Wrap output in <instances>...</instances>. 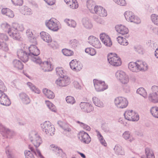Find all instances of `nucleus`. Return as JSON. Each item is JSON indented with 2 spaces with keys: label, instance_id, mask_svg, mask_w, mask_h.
Segmentation results:
<instances>
[{
  "label": "nucleus",
  "instance_id": "1",
  "mask_svg": "<svg viewBox=\"0 0 158 158\" xmlns=\"http://www.w3.org/2000/svg\"><path fill=\"white\" fill-rule=\"evenodd\" d=\"M28 53L31 60L35 63H39L40 62V59L37 56L40 54V51L33 45H31L28 48Z\"/></svg>",
  "mask_w": 158,
  "mask_h": 158
},
{
  "label": "nucleus",
  "instance_id": "2",
  "mask_svg": "<svg viewBox=\"0 0 158 158\" xmlns=\"http://www.w3.org/2000/svg\"><path fill=\"white\" fill-rule=\"evenodd\" d=\"M41 127L43 132L49 136H52L54 134L55 128L49 121H45L41 124Z\"/></svg>",
  "mask_w": 158,
  "mask_h": 158
},
{
  "label": "nucleus",
  "instance_id": "3",
  "mask_svg": "<svg viewBox=\"0 0 158 158\" xmlns=\"http://www.w3.org/2000/svg\"><path fill=\"white\" fill-rule=\"evenodd\" d=\"M12 29L14 31L13 33V38L16 40H19L21 37L19 31H22L24 29L23 26L22 24L16 23H13L12 24Z\"/></svg>",
  "mask_w": 158,
  "mask_h": 158
},
{
  "label": "nucleus",
  "instance_id": "4",
  "mask_svg": "<svg viewBox=\"0 0 158 158\" xmlns=\"http://www.w3.org/2000/svg\"><path fill=\"white\" fill-rule=\"evenodd\" d=\"M107 58L109 63L113 66H118L122 64L120 59L115 54L109 53L107 56Z\"/></svg>",
  "mask_w": 158,
  "mask_h": 158
},
{
  "label": "nucleus",
  "instance_id": "5",
  "mask_svg": "<svg viewBox=\"0 0 158 158\" xmlns=\"http://www.w3.org/2000/svg\"><path fill=\"white\" fill-rule=\"evenodd\" d=\"M29 147L30 150H26L24 152L26 158H35L34 154L39 158H44L38 149L36 148V151H35L32 147L29 146Z\"/></svg>",
  "mask_w": 158,
  "mask_h": 158
},
{
  "label": "nucleus",
  "instance_id": "6",
  "mask_svg": "<svg viewBox=\"0 0 158 158\" xmlns=\"http://www.w3.org/2000/svg\"><path fill=\"white\" fill-rule=\"evenodd\" d=\"M115 105L119 109L126 108L128 104V101L127 99L123 97H118L116 98L114 100Z\"/></svg>",
  "mask_w": 158,
  "mask_h": 158
},
{
  "label": "nucleus",
  "instance_id": "7",
  "mask_svg": "<svg viewBox=\"0 0 158 158\" xmlns=\"http://www.w3.org/2000/svg\"><path fill=\"white\" fill-rule=\"evenodd\" d=\"M0 131L3 136L6 138H11L15 135L13 131L6 127L1 123H0Z\"/></svg>",
  "mask_w": 158,
  "mask_h": 158
},
{
  "label": "nucleus",
  "instance_id": "8",
  "mask_svg": "<svg viewBox=\"0 0 158 158\" xmlns=\"http://www.w3.org/2000/svg\"><path fill=\"white\" fill-rule=\"evenodd\" d=\"M124 115L125 118L129 121H137L139 119V116L137 113L132 110H128L126 111Z\"/></svg>",
  "mask_w": 158,
  "mask_h": 158
},
{
  "label": "nucleus",
  "instance_id": "9",
  "mask_svg": "<svg viewBox=\"0 0 158 158\" xmlns=\"http://www.w3.org/2000/svg\"><path fill=\"white\" fill-rule=\"evenodd\" d=\"M124 15L127 20L131 22H133L136 24L139 23L140 19L137 17H135L134 13L131 11H127L124 13Z\"/></svg>",
  "mask_w": 158,
  "mask_h": 158
},
{
  "label": "nucleus",
  "instance_id": "10",
  "mask_svg": "<svg viewBox=\"0 0 158 158\" xmlns=\"http://www.w3.org/2000/svg\"><path fill=\"white\" fill-rule=\"evenodd\" d=\"M93 82L95 89L98 92L103 91L108 88V85L104 81L94 79L93 80Z\"/></svg>",
  "mask_w": 158,
  "mask_h": 158
},
{
  "label": "nucleus",
  "instance_id": "11",
  "mask_svg": "<svg viewBox=\"0 0 158 158\" xmlns=\"http://www.w3.org/2000/svg\"><path fill=\"white\" fill-rule=\"evenodd\" d=\"M58 21L54 18H52L46 23V25L48 28L54 31H57L59 29Z\"/></svg>",
  "mask_w": 158,
  "mask_h": 158
},
{
  "label": "nucleus",
  "instance_id": "12",
  "mask_svg": "<svg viewBox=\"0 0 158 158\" xmlns=\"http://www.w3.org/2000/svg\"><path fill=\"white\" fill-rule=\"evenodd\" d=\"M91 13L96 14L101 17H106L107 15L106 10L100 6L96 5L94 6V9L91 10Z\"/></svg>",
  "mask_w": 158,
  "mask_h": 158
},
{
  "label": "nucleus",
  "instance_id": "13",
  "mask_svg": "<svg viewBox=\"0 0 158 158\" xmlns=\"http://www.w3.org/2000/svg\"><path fill=\"white\" fill-rule=\"evenodd\" d=\"M117 78L123 84H127L129 81V78L126 73L122 71H118L116 73Z\"/></svg>",
  "mask_w": 158,
  "mask_h": 158
},
{
  "label": "nucleus",
  "instance_id": "14",
  "mask_svg": "<svg viewBox=\"0 0 158 158\" xmlns=\"http://www.w3.org/2000/svg\"><path fill=\"white\" fill-rule=\"evenodd\" d=\"M30 140L36 148H38L42 143V139L40 136L35 132L32 133Z\"/></svg>",
  "mask_w": 158,
  "mask_h": 158
},
{
  "label": "nucleus",
  "instance_id": "15",
  "mask_svg": "<svg viewBox=\"0 0 158 158\" xmlns=\"http://www.w3.org/2000/svg\"><path fill=\"white\" fill-rule=\"evenodd\" d=\"M17 54L18 57L24 63L27 61L29 59L31 58L28 52H27L22 49H18Z\"/></svg>",
  "mask_w": 158,
  "mask_h": 158
},
{
  "label": "nucleus",
  "instance_id": "16",
  "mask_svg": "<svg viewBox=\"0 0 158 158\" xmlns=\"http://www.w3.org/2000/svg\"><path fill=\"white\" fill-rule=\"evenodd\" d=\"M58 78L56 81V84L60 87H65L70 84V79L67 76L61 77Z\"/></svg>",
  "mask_w": 158,
  "mask_h": 158
},
{
  "label": "nucleus",
  "instance_id": "17",
  "mask_svg": "<svg viewBox=\"0 0 158 158\" xmlns=\"http://www.w3.org/2000/svg\"><path fill=\"white\" fill-rule=\"evenodd\" d=\"M79 105L81 110L85 112L90 113L94 110L92 105L89 102H81Z\"/></svg>",
  "mask_w": 158,
  "mask_h": 158
},
{
  "label": "nucleus",
  "instance_id": "18",
  "mask_svg": "<svg viewBox=\"0 0 158 158\" xmlns=\"http://www.w3.org/2000/svg\"><path fill=\"white\" fill-rule=\"evenodd\" d=\"M78 138L85 143L88 144L91 141V138L89 135L84 131H80L78 135Z\"/></svg>",
  "mask_w": 158,
  "mask_h": 158
},
{
  "label": "nucleus",
  "instance_id": "19",
  "mask_svg": "<svg viewBox=\"0 0 158 158\" xmlns=\"http://www.w3.org/2000/svg\"><path fill=\"white\" fill-rule=\"evenodd\" d=\"M88 42L93 47L97 48L102 47L101 43L99 39L93 36H89L88 39Z\"/></svg>",
  "mask_w": 158,
  "mask_h": 158
},
{
  "label": "nucleus",
  "instance_id": "20",
  "mask_svg": "<svg viewBox=\"0 0 158 158\" xmlns=\"http://www.w3.org/2000/svg\"><path fill=\"white\" fill-rule=\"evenodd\" d=\"M0 103L4 106H9L11 104L10 99L4 92L0 91Z\"/></svg>",
  "mask_w": 158,
  "mask_h": 158
},
{
  "label": "nucleus",
  "instance_id": "21",
  "mask_svg": "<svg viewBox=\"0 0 158 158\" xmlns=\"http://www.w3.org/2000/svg\"><path fill=\"white\" fill-rule=\"evenodd\" d=\"M100 38L104 44L107 47H110L112 45V42L110 38L105 33L101 34Z\"/></svg>",
  "mask_w": 158,
  "mask_h": 158
},
{
  "label": "nucleus",
  "instance_id": "22",
  "mask_svg": "<svg viewBox=\"0 0 158 158\" xmlns=\"http://www.w3.org/2000/svg\"><path fill=\"white\" fill-rule=\"evenodd\" d=\"M115 29L118 32L122 35H126L125 36V38H127L129 37V35H127L129 32V30L125 26L122 25H117L115 27Z\"/></svg>",
  "mask_w": 158,
  "mask_h": 158
},
{
  "label": "nucleus",
  "instance_id": "23",
  "mask_svg": "<svg viewBox=\"0 0 158 158\" xmlns=\"http://www.w3.org/2000/svg\"><path fill=\"white\" fill-rule=\"evenodd\" d=\"M36 63L40 65L41 69L44 72H49L52 71L53 69L50 63H49L48 61L42 62L40 60V63Z\"/></svg>",
  "mask_w": 158,
  "mask_h": 158
},
{
  "label": "nucleus",
  "instance_id": "24",
  "mask_svg": "<svg viewBox=\"0 0 158 158\" xmlns=\"http://www.w3.org/2000/svg\"><path fill=\"white\" fill-rule=\"evenodd\" d=\"M57 123L59 126L64 130L63 132L64 134H67L71 132V129L70 128V126L67 123L60 121L58 122Z\"/></svg>",
  "mask_w": 158,
  "mask_h": 158
},
{
  "label": "nucleus",
  "instance_id": "25",
  "mask_svg": "<svg viewBox=\"0 0 158 158\" xmlns=\"http://www.w3.org/2000/svg\"><path fill=\"white\" fill-rule=\"evenodd\" d=\"M1 27L2 29L5 31L7 32L9 36L13 38V30L12 27L11 26L6 23H4L1 24Z\"/></svg>",
  "mask_w": 158,
  "mask_h": 158
},
{
  "label": "nucleus",
  "instance_id": "26",
  "mask_svg": "<svg viewBox=\"0 0 158 158\" xmlns=\"http://www.w3.org/2000/svg\"><path fill=\"white\" fill-rule=\"evenodd\" d=\"M20 98L22 102L24 104H27L31 102V100L28 96L26 93L22 92L19 94Z\"/></svg>",
  "mask_w": 158,
  "mask_h": 158
},
{
  "label": "nucleus",
  "instance_id": "27",
  "mask_svg": "<svg viewBox=\"0 0 158 158\" xmlns=\"http://www.w3.org/2000/svg\"><path fill=\"white\" fill-rule=\"evenodd\" d=\"M41 37L44 41L47 42H51L52 39L50 35L47 33L42 31L40 33Z\"/></svg>",
  "mask_w": 158,
  "mask_h": 158
},
{
  "label": "nucleus",
  "instance_id": "28",
  "mask_svg": "<svg viewBox=\"0 0 158 158\" xmlns=\"http://www.w3.org/2000/svg\"><path fill=\"white\" fill-rule=\"evenodd\" d=\"M138 63L136 62H131L128 64L129 69L131 71L134 72H139Z\"/></svg>",
  "mask_w": 158,
  "mask_h": 158
},
{
  "label": "nucleus",
  "instance_id": "29",
  "mask_svg": "<svg viewBox=\"0 0 158 158\" xmlns=\"http://www.w3.org/2000/svg\"><path fill=\"white\" fill-rule=\"evenodd\" d=\"M43 92L46 97L49 99H52L55 97V94L53 92L50 90L46 88L43 89Z\"/></svg>",
  "mask_w": 158,
  "mask_h": 158
},
{
  "label": "nucleus",
  "instance_id": "30",
  "mask_svg": "<svg viewBox=\"0 0 158 158\" xmlns=\"http://www.w3.org/2000/svg\"><path fill=\"white\" fill-rule=\"evenodd\" d=\"M123 137L126 140L132 142L135 140L134 138L132 136L129 131H125L123 134Z\"/></svg>",
  "mask_w": 158,
  "mask_h": 158
},
{
  "label": "nucleus",
  "instance_id": "31",
  "mask_svg": "<svg viewBox=\"0 0 158 158\" xmlns=\"http://www.w3.org/2000/svg\"><path fill=\"white\" fill-rule=\"evenodd\" d=\"M12 64L14 67L19 69L21 70L23 68V65L22 62L20 60L17 59L13 60Z\"/></svg>",
  "mask_w": 158,
  "mask_h": 158
},
{
  "label": "nucleus",
  "instance_id": "32",
  "mask_svg": "<svg viewBox=\"0 0 158 158\" xmlns=\"http://www.w3.org/2000/svg\"><path fill=\"white\" fill-rule=\"evenodd\" d=\"M114 150L115 153L118 155H124L123 149L122 147L119 145H116Z\"/></svg>",
  "mask_w": 158,
  "mask_h": 158
},
{
  "label": "nucleus",
  "instance_id": "33",
  "mask_svg": "<svg viewBox=\"0 0 158 158\" xmlns=\"http://www.w3.org/2000/svg\"><path fill=\"white\" fill-rule=\"evenodd\" d=\"M82 24L86 29H90L93 27V25L91 22L87 18H84L82 20Z\"/></svg>",
  "mask_w": 158,
  "mask_h": 158
},
{
  "label": "nucleus",
  "instance_id": "34",
  "mask_svg": "<svg viewBox=\"0 0 158 158\" xmlns=\"http://www.w3.org/2000/svg\"><path fill=\"white\" fill-rule=\"evenodd\" d=\"M93 101L95 105L99 107H103L104 106L103 102L99 99L96 97L92 98Z\"/></svg>",
  "mask_w": 158,
  "mask_h": 158
},
{
  "label": "nucleus",
  "instance_id": "35",
  "mask_svg": "<svg viewBox=\"0 0 158 158\" xmlns=\"http://www.w3.org/2000/svg\"><path fill=\"white\" fill-rule=\"evenodd\" d=\"M148 98L151 102L154 103L158 102V95L152 92L149 94Z\"/></svg>",
  "mask_w": 158,
  "mask_h": 158
},
{
  "label": "nucleus",
  "instance_id": "36",
  "mask_svg": "<svg viewBox=\"0 0 158 158\" xmlns=\"http://www.w3.org/2000/svg\"><path fill=\"white\" fill-rule=\"evenodd\" d=\"M95 132L97 133V135L101 143L104 146H106L107 143L101 134L97 130H95Z\"/></svg>",
  "mask_w": 158,
  "mask_h": 158
},
{
  "label": "nucleus",
  "instance_id": "37",
  "mask_svg": "<svg viewBox=\"0 0 158 158\" xmlns=\"http://www.w3.org/2000/svg\"><path fill=\"white\" fill-rule=\"evenodd\" d=\"M136 92L145 98H147L148 97V94L146 91L143 87H140L137 90Z\"/></svg>",
  "mask_w": 158,
  "mask_h": 158
},
{
  "label": "nucleus",
  "instance_id": "38",
  "mask_svg": "<svg viewBox=\"0 0 158 158\" xmlns=\"http://www.w3.org/2000/svg\"><path fill=\"white\" fill-rule=\"evenodd\" d=\"M117 39L118 42L121 45L127 46L128 44V41L126 39V38L121 36H118Z\"/></svg>",
  "mask_w": 158,
  "mask_h": 158
},
{
  "label": "nucleus",
  "instance_id": "39",
  "mask_svg": "<svg viewBox=\"0 0 158 158\" xmlns=\"http://www.w3.org/2000/svg\"><path fill=\"white\" fill-rule=\"evenodd\" d=\"M45 103L48 108L52 111L56 112L57 109L55 106L49 101H46Z\"/></svg>",
  "mask_w": 158,
  "mask_h": 158
},
{
  "label": "nucleus",
  "instance_id": "40",
  "mask_svg": "<svg viewBox=\"0 0 158 158\" xmlns=\"http://www.w3.org/2000/svg\"><path fill=\"white\" fill-rule=\"evenodd\" d=\"M139 72L141 71H145L148 69V66L147 63L145 62H143L139 64L138 63Z\"/></svg>",
  "mask_w": 158,
  "mask_h": 158
},
{
  "label": "nucleus",
  "instance_id": "41",
  "mask_svg": "<svg viewBox=\"0 0 158 158\" xmlns=\"http://www.w3.org/2000/svg\"><path fill=\"white\" fill-rule=\"evenodd\" d=\"M26 33L28 37L31 38L30 41L31 42L35 43L36 42V38L33 37L32 33L30 29H28L27 30Z\"/></svg>",
  "mask_w": 158,
  "mask_h": 158
},
{
  "label": "nucleus",
  "instance_id": "42",
  "mask_svg": "<svg viewBox=\"0 0 158 158\" xmlns=\"http://www.w3.org/2000/svg\"><path fill=\"white\" fill-rule=\"evenodd\" d=\"M64 22L67 24L68 26L71 27L75 28L76 26V23L73 20L66 19H65Z\"/></svg>",
  "mask_w": 158,
  "mask_h": 158
},
{
  "label": "nucleus",
  "instance_id": "43",
  "mask_svg": "<svg viewBox=\"0 0 158 158\" xmlns=\"http://www.w3.org/2000/svg\"><path fill=\"white\" fill-rule=\"evenodd\" d=\"M150 111L153 116L158 118V107H153L151 108Z\"/></svg>",
  "mask_w": 158,
  "mask_h": 158
},
{
  "label": "nucleus",
  "instance_id": "44",
  "mask_svg": "<svg viewBox=\"0 0 158 158\" xmlns=\"http://www.w3.org/2000/svg\"><path fill=\"white\" fill-rule=\"evenodd\" d=\"M0 49L2 50L5 51H7L9 49L8 46L7 44L2 41L0 39Z\"/></svg>",
  "mask_w": 158,
  "mask_h": 158
},
{
  "label": "nucleus",
  "instance_id": "45",
  "mask_svg": "<svg viewBox=\"0 0 158 158\" xmlns=\"http://www.w3.org/2000/svg\"><path fill=\"white\" fill-rule=\"evenodd\" d=\"M68 5H69L70 7L72 9H76L78 7V5L76 0H73Z\"/></svg>",
  "mask_w": 158,
  "mask_h": 158
},
{
  "label": "nucleus",
  "instance_id": "46",
  "mask_svg": "<svg viewBox=\"0 0 158 158\" xmlns=\"http://www.w3.org/2000/svg\"><path fill=\"white\" fill-rule=\"evenodd\" d=\"M62 52L64 55L66 56H70L73 54V51L66 48L63 49Z\"/></svg>",
  "mask_w": 158,
  "mask_h": 158
},
{
  "label": "nucleus",
  "instance_id": "47",
  "mask_svg": "<svg viewBox=\"0 0 158 158\" xmlns=\"http://www.w3.org/2000/svg\"><path fill=\"white\" fill-rule=\"evenodd\" d=\"M85 51V52L92 56L95 55L96 53V50L94 48H86Z\"/></svg>",
  "mask_w": 158,
  "mask_h": 158
},
{
  "label": "nucleus",
  "instance_id": "48",
  "mask_svg": "<svg viewBox=\"0 0 158 158\" xmlns=\"http://www.w3.org/2000/svg\"><path fill=\"white\" fill-rule=\"evenodd\" d=\"M151 19L152 22L156 25L158 26V15L155 14H152L151 16Z\"/></svg>",
  "mask_w": 158,
  "mask_h": 158
},
{
  "label": "nucleus",
  "instance_id": "49",
  "mask_svg": "<svg viewBox=\"0 0 158 158\" xmlns=\"http://www.w3.org/2000/svg\"><path fill=\"white\" fill-rule=\"evenodd\" d=\"M56 73L60 77H64V72L62 68L57 67L56 69Z\"/></svg>",
  "mask_w": 158,
  "mask_h": 158
},
{
  "label": "nucleus",
  "instance_id": "50",
  "mask_svg": "<svg viewBox=\"0 0 158 158\" xmlns=\"http://www.w3.org/2000/svg\"><path fill=\"white\" fill-rule=\"evenodd\" d=\"M70 44L72 48H74L78 45L79 42L77 40L75 39H73L70 41Z\"/></svg>",
  "mask_w": 158,
  "mask_h": 158
},
{
  "label": "nucleus",
  "instance_id": "51",
  "mask_svg": "<svg viewBox=\"0 0 158 158\" xmlns=\"http://www.w3.org/2000/svg\"><path fill=\"white\" fill-rule=\"evenodd\" d=\"M66 100L68 103L72 105L75 103L76 102L74 98L71 96H67L66 98Z\"/></svg>",
  "mask_w": 158,
  "mask_h": 158
},
{
  "label": "nucleus",
  "instance_id": "52",
  "mask_svg": "<svg viewBox=\"0 0 158 158\" xmlns=\"http://www.w3.org/2000/svg\"><path fill=\"white\" fill-rule=\"evenodd\" d=\"M77 123L79 124L80 126L85 130L87 131H90V127L87 125L79 121H77Z\"/></svg>",
  "mask_w": 158,
  "mask_h": 158
},
{
  "label": "nucleus",
  "instance_id": "53",
  "mask_svg": "<svg viewBox=\"0 0 158 158\" xmlns=\"http://www.w3.org/2000/svg\"><path fill=\"white\" fill-rule=\"evenodd\" d=\"M6 152L8 158H14L12 155V150L9 147H6Z\"/></svg>",
  "mask_w": 158,
  "mask_h": 158
},
{
  "label": "nucleus",
  "instance_id": "54",
  "mask_svg": "<svg viewBox=\"0 0 158 158\" xmlns=\"http://www.w3.org/2000/svg\"><path fill=\"white\" fill-rule=\"evenodd\" d=\"M87 6L90 11L92 9V7L94 6L95 4V2L93 0H88L86 2Z\"/></svg>",
  "mask_w": 158,
  "mask_h": 158
},
{
  "label": "nucleus",
  "instance_id": "55",
  "mask_svg": "<svg viewBox=\"0 0 158 158\" xmlns=\"http://www.w3.org/2000/svg\"><path fill=\"white\" fill-rule=\"evenodd\" d=\"M51 150L55 152L58 151L59 152H62V149L57 146H56L55 145L52 144L50 145Z\"/></svg>",
  "mask_w": 158,
  "mask_h": 158
},
{
  "label": "nucleus",
  "instance_id": "56",
  "mask_svg": "<svg viewBox=\"0 0 158 158\" xmlns=\"http://www.w3.org/2000/svg\"><path fill=\"white\" fill-rule=\"evenodd\" d=\"M77 62H78L76 61V60H73L69 63L70 68L74 71L75 70V66L77 65Z\"/></svg>",
  "mask_w": 158,
  "mask_h": 158
},
{
  "label": "nucleus",
  "instance_id": "57",
  "mask_svg": "<svg viewBox=\"0 0 158 158\" xmlns=\"http://www.w3.org/2000/svg\"><path fill=\"white\" fill-rule=\"evenodd\" d=\"M117 4L121 6H125L126 5L125 0H113Z\"/></svg>",
  "mask_w": 158,
  "mask_h": 158
},
{
  "label": "nucleus",
  "instance_id": "58",
  "mask_svg": "<svg viewBox=\"0 0 158 158\" xmlns=\"http://www.w3.org/2000/svg\"><path fill=\"white\" fill-rule=\"evenodd\" d=\"M7 89L6 86H5L3 82L0 80V91L1 92H4Z\"/></svg>",
  "mask_w": 158,
  "mask_h": 158
},
{
  "label": "nucleus",
  "instance_id": "59",
  "mask_svg": "<svg viewBox=\"0 0 158 158\" xmlns=\"http://www.w3.org/2000/svg\"><path fill=\"white\" fill-rule=\"evenodd\" d=\"M24 15H30L32 14V11L31 10L27 7L24 8Z\"/></svg>",
  "mask_w": 158,
  "mask_h": 158
},
{
  "label": "nucleus",
  "instance_id": "60",
  "mask_svg": "<svg viewBox=\"0 0 158 158\" xmlns=\"http://www.w3.org/2000/svg\"><path fill=\"white\" fill-rule=\"evenodd\" d=\"M12 3L17 6H22L23 3V0H11Z\"/></svg>",
  "mask_w": 158,
  "mask_h": 158
},
{
  "label": "nucleus",
  "instance_id": "61",
  "mask_svg": "<svg viewBox=\"0 0 158 158\" xmlns=\"http://www.w3.org/2000/svg\"><path fill=\"white\" fill-rule=\"evenodd\" d=\"M102 129L106 132H110V127L109 125L106 124L102 127Z\"/></svg>",
  "mask_w": 158,
  "mask_h": 158
},
{
  "label": "nucleus",
  "instance_id": "62",
  "mask_svg": "<svg viewBox=\"0 0 158 158\" xmlns=\"http://www.w3.org/2000/svg\"><path fill=\"white\" fill-rule=\"evenodd\" d=\"M82 67V65L80 63H79L77 62V65H76L75 69L74 71H75L76 72H78L80 71Z\"/></svg>",
  "mask_w": 158,
  "mask_h": 158
},
{
  "label": "nucleus",
  "instance_id": "63",
  "mask_svg": "<svg viewBox=\"0 0 158 158\" xmlns=\"http://www.w3.org/2000/svg\"><path fill=\"white\" fill-rule=\"evenodd\" d=\"M55 154L57 156H61L62 158H65L66 157L65 154L63 152L62 150V152H59L58 151L55 152Z\"/></svg>",
  "mask_w": 158,
  "mask_h": 158
},
{
  "label": "nucleus",
  "instance_id": "64",
  "mask_svg": "<svg viewBox=\"0 0 158 158\" xmlns=\"http://www.w3.org/2000/svg\"><path fill=\"white\" fill-rule=\"evenodd\" d=\"M152 93L158 95V86L156 85L153 86L152 87Z\"/></svg>",
  "mask_w": 158,
  "mask_h": 158
}]
</instances>
